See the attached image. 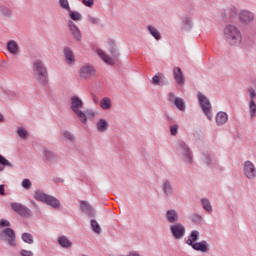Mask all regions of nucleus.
<instances>
[{
  "mask_svg": "<svg viewBox=\"0 0 256 256\" xmlns=\"http://www.w3.org/2000/svg\"><path fill=\"white\" fill-rule=\"evenodd\" d=\"M58 243L64 249H71V247H73V243L69 241V238H67L66 236H60L58 238Z\"/></svg>",
  "mask_w": 256,
  "mask_h": 256,
  "instance_id": "b1692460",
  "label": "nucleus"
},
{
  "mask_svg": "<svg viewBox=\"0 0 256 256\" xmlns=\"http://www.w3.org/2000/svg\"><path fill=\"white\" fill-rule=\"evenodd\" d=\"M68 27L74 39H76V41H81V38H82L81 30H79V27H77V25H75V22L72 20H68Z\"/></svg>",
  "mask_w": 256,
  "mask_h": 256,
  "instance_id": "ddd939ff",
  "label": "nucleus"
},
{
  "mask_svg": "<svg viewBox=\"0 0 256 256\" xmlns=\"http://www.w3.org/2000/svg\"><path fill=\"white\" fill-rule=\"evenodd\" d=\"M11 209H12V211H15V213L20 215V217H25V219H29V218L33 217V211H31V209H29V207H27L21 203L12 202Z\"/></svg>",
  "mask_w": 256,
  "mask_h": 256,
  "instance_id": "0eeeda50",
  "label": "nucleus"
},
{
  "mask_svg": "<svg viewBox=\"0 0 256 256\" xmlns=\"http://www.w3.org/2000/svg\"><path fill=\"white\" fill-rule=\"evenodd\" d=\"M34 79L39 83V85H47L49 83V72L47 71V66L43 60L36 59L32 64Z\"/></svg>",
  "mask_w": 256,
  "mask_h": 256,
  "instance_id": "f257e3e1",
  "label": "nucleus"
},
{
  "mask_svg": "<svg viewBox=\"0 0 256 256\" xmlns=\"http://www.w3.org/2000/svg\"><path fill=\"white\" fill-rule=\"evenodd\" d=\"M178 151L182 154L185 155V162L186 163H193V153L191 152V149L189 146L186 145L184 141H179L178 142Z\"/></svg>",
  "mask_w": 256,
  "mask_h": 256,
  "instance_id": "1a4fd4ad",
  "label": "nucleus"
},
{
  "mask_svg": "<svg viewBox=\"0 0 256 256\" xmlns=\"http://www.w3.org/2000/svg\"><path fill=\"white\" fill-rule=\"evenodd\" d=\"M189 219L194 225H201L203 223V216L199 214H192L189 216Z\"/></svg>",
  "mask_w": 256,
  "mask_h": 256,
  "instance_id": "473e14b6",
  "label": "nucleus"
},
{
  "mask_svg": "<svg viewBox=\"0 0 256 256\" xmlns=\"http://www.w3.org/2000/svg\"><path fill=\"white\" fill-rule=\"evenodd\" d=\"M173 75L176 83L178 85H184L185 84V76L183 75V71L179 67H175L173 70Z\"/></svg>",
  "mask_w": 256,
  "mask_h": 256,
  "instance_id": "a211bd4d",
  "label": "nucleus"
},
{
  "mask_svg": "<svg viewBox=\"0 0 256 256\" xmlns=\"http://www.w3.org/2000/svg\"><path fill=\"white\" fill-rule=\"evenodd\" d=\"M202 207L206 210L207 213H213V206H211V202L207 198L201 199Z\"/></svg>",
  "mask_w": 256,
  "mask_h": 256,
  "instance_id": "7c9ffc66",
  "label": "nucleus"
},
{
  "mask_svg": "<svg viewBox=\"0 0 256 256\" xmlns=\"http://www.w3.org/2000/svg\"><path fill=\"white\" fill-rule=\"evenodd\" d=\"M248 95H250V101H255V98H256L255 88L249 87L248 88Z\"/></svg>",
  "mask_w": 256,
  "mask_h": 256,
  "instance_id": "c03bdc74",
  "label": "nucleus"
},
{
  "mask_svg": "<svg viewBox=\"0 0 256 256\" xmlns=\"http://www.w3.org/2000/svg\"><path fill=\"white\" fill-rule=\"evenodd\" d=\"M16 97H17L16 92H8V99H10V101L15 100Z\"/></svg>",
  "mask_w": 256,
  "mask_h": 256,
  "instance_id": "4d7b16f0",
  "label": "nucleus"
},
{
  "mask_svg": "<svg viewBox=\"0 0 256 256\" xmlns=\"http://www.w3.org/2000/svg\"><path fill=\"white\" fill-rule=\"evenodd\" d=\"M152 84H153V85H161V79L159 78V76L155 75V76L152 78Z\"/></svg>",
  "mask_w": 256,
  "mask_h": 256,
  "instance_id": "603ef678",
  "label": "nucleus"
},
{
  "mask_svg": "<svg viewBox=\"0 0 256 256\" xmlns=\"http://www.w3.org/2000/svg\"><path fill=\"white\" fill-rule=\"evenodd\" d=\"M248 107H249L250 117H251V119H253V117H256V103H255V100H249Z\"/></svg>",
  "mask_w": 256,
  "mask_h": 256,
  "instance_id": "f704fd0d",
  "label": "nucleus"
},
{
  "mask_svg": "<svg viewBox=\"0 0 256 256\" xmlns=\"http://www.w3.org/2000/svg\"><path fill=\"white\" fill-rule=\"evenodd\" d=\"M1 121H5V117L3 116V114L0 113V122Z\"/></svg>",
  "mask_w": 256,
  "mask_h": 256,
  "instance_id": "052dcab7",
  "label": "nucleus"
},
{
  "mask_svg": "<svg viewBox=\"0 0 256 256\" xmlns=\"http://www.w3.org/2000/svg\"><path fill=\"white\" fill-rule=\"evenodd\" d=\"M224 37L230 45H241L243 41V36H241V30L235 25H227L224 28Z\"/></svg>",
  "mask_w": 256,
  "mask_h": 256,
  "instance_id": "f03ea898",
  "label": "nucleus"
},
{
  "mask_svg": "<svg viewBox=\"0 0 256 256\" xmlns=\"http://www.w3.org/2000/svg\"><path fill=\"white\" fill-rule=\"evenodd\" d=\"M226 17H228V19H235V17H237V8L233 7L228 9Z\"/></svg>",
  "mask_w": 256,
  "mask_h": 256,
  "instance_id": "ea45409f",
  "label": "nucleus"
},
{
  "mask_svg": "<svg viewBox=\"0 0 256 256\" xmlns=\"http://www.w3.org/2000/svg\"><path fill=\"white\" fill-rule=\"evenodd\" d=\"M148 31H149L150 35H152V37H154V39H156V41H160V39H161V32H159V30H157L155 28V26L149 25L148 26Z\"/></svg>",
  "mask_w": 256,
  "mask_h": 256,
  "instance_id": "cd10ccee",
  "label": "nucleus"
},
{
  "mask_svg": "<svg viewBox=\"0 0 256 256\" xmlns=\"http://www.w3.org/2000/svg\"><path fill=\"white\" fill-rule=\"evenodd\" d=\"M21 256H33V252L29 250H21L20 252Z\"/></svg>",
  "mask_w": 256,
  "mask_h": 256,
  "instance_id": "6e6d98bb",
  "label": "nucleus"
},
{
  "mask_svg": "<svg viewBox=\"0 0 256 256\" xmlns=\"http://www.w3.org/2000/svg\"><path fill=\"white\" fill-rule=\"evenodd\" d=\"M0 195H5V185H0Z\"/></svg>",
  "mask_w": 256,
  "mask_h": 256,
  "instance_id": "13d9d810",
  "label": "nucleus"
},
{
  "mask_svg": "<svg viewBox=\"0 0 256 256\" xmlns=\"http://www.w3.org/2000/svg\"><path fill=\"white\" fill-rule=\"evenodd\" d=\"M86 114V119L87 117H89V119H93V117H95V112L93 110H89L87 109L85 112H83Z\"/></svg>",
  "mask_w": 256,
  "mask_h": 256,
  "instance_id": "09e8293b",
  "label": "nucleus"
},
{
  "mask_svg": "<svg viewBox=\"0 0 256 256\" xmlns=\"http://www.w3.org/2000/svg\"><path fill=\"white\" fill-rule=\"evenodd\" d=\"M70 109L73 114L78 117L79 121L83 124L87 123V115L82 111L83 107L85 106V103L79 96H72L70 99Z\"/></svg>",
  "mask_w": 256,
  "mask_h": 256,
  "instance_id": "7ed1b4c3",
  "label": "nucleus"
},
{
  "mask_svg": "<svg viewBox=\"0 0 256 256\" xmlns=\"http://www.w3.org/2000/svg\"><path fill=\"white\" fill-rule=\"evenodd\" d=\"M239 20L244 25H248V23H251L255 20V15L248 10H242L239 14Z\"/></svg>",
  "mask_w": 256,
  "mask_h": 256,
  "instance_id": "9b49d317",
  "label": "nucleus"
},
{
  "mask_svg": "<svg viewBox=\"0 0 256 256\" xmlns=\"http://www.w3.org/2000/svg\"><path fill=\"white\" fill-rule=\"evenodd\" d=\"M182 23H183V30L184 31H191V23H192V21H191V17H189V16H186V17H184L183 18V20H182Z\"/></svg>",
  "mask_w": 256,
  "mask_h": 256,
  "instance_id": "c9c22d12",
  "label": "nucleus"
},
{
  "mask_svg": "<svg viewBox=\"0 0 256 256\" xmlns=\"http://www.w3.org/2000/svg\"><path fill=\"white\" fill-rule=\"evenodd\" d=\"M59 5L64 11H71V6H69V0H59Z\"/></svg>",
  "mask_w": 256,
  "mask_h": 256,
  "instance_id": "a19ab883",
  "label": "nucleus"
},
{
  "mask_svg": "<svg viewBox=\"0 0 256 256\" xmlns=\"http://www.w3.org/2000/svg\"><path fill=\"white\" fill-rule=\"evenodd\" d=\"M63 135H64L65 139H67L68 141H74V139H75L73 134H71V132H69V131H64Z\"/></svg>",
  "mask_w": 256,
  "mask_h": 256,
  "instance_id": "49530a36",
  "label": "nucleus"
},
{
  "mask_svg": "<svg viewBox=\"0 0 256 256\" xmlns=\"http://www.w3.org/2000/svg\"><path fill=\"white\" fill-rule=\"evenodd\" d=\"M7 49L11 55H17V53H19V44H17L15 40H10L7 43Z\"/></svg>",
  "mask_w": 256,
  "mask_h": 256,
  "instance_id": "5701e85b",
  "label": "nucleus"
},
{
  "mask_svg": "<svg viewBox=\"0 0 256 256\" xmlns=\"http://www.w3.org/2000/svg\"><path fill=\"white\" fill-rule=\"evenodd\" d=\"M68 13L72 21H81V19H83V16L81 15V13L77 11H72L71 8H70V11H68Z\"/></svg>",
  "mask_w": 256,
  "mask_h": 256,
  "instance_id": "e433bc0d",
  "label": "nucleus"
},
{
  "mask_svg": "<svg viewBox=\"0 0 256 256\" xmlns=\"http://www.w3.org/2000/svg\"><path fill=\"white\" fill-rule=\"evenodd\" d=\"M64 55L66 63H68V65H72V63H75V55L73 54V50H71V48H64Z\"/></svg>",
  "mask_w": 256,
  "mask_h": 256,
  "instance_id": "4be33fe9",
  "label": "nucleus"
},
{
  "mask_svg": "<svg viewBox=\"0 0 256 256\" xmlns=\"http://www.w3.org/2000/svg\"><path fill=\"white\" fill-rule=\"evenodd\" d=\"M35 207H37V204L35 202H32Z\"/></svg>",
  "mask_w": 256,
  "mask_h": 256,
  "instance_id": "680f3d73",
  "label": "nucleus"
},
{
  "mask_svg": "<svg viewBox=\"0 0 256 256\" xmlns=\"http://www.w3.org/2000/svg\"><path fill=\"white\" fill-rule=\"evenodd\" d=\"M216 125L221 126V125H225V123H227V121H229V116L223 112L220 111L216 114Z\"/></svg>",
  "mask_w": 256,
  "mask_h": 256,
  "instance_id": "412c9836",
  "label": "nucleus"
},
{
  "mask_svg": "<svg viewBox=\"0 0 256 256\" xmlns=\"http://www.w3.org/2000/svg\"><path fill=\"white\" fill-rule=\"evenodd\" d=\"M97 129L100 133H105L109 129V122L105 119H100L97 122Z\"/></svg>",
  "mask_w": 256,
  "mask_h": 256,
  "instance_id": "393cba45",
  "label": "nucleus"
},
{
  "mask_svg": "<svg viewBox=\"0 0 256 256\" xmlns=\"http://www.w3.org/2000/svg\"><path fill=\"white\" fill-rule=\"evenodd\" d=\"M185 226L182 223H176L170 226V233L174 239H183L186 233Z\"/></svg>",
  "mask_w": 256,
  "mask_h": 256,
  "instance_id": "6e6552de",
  "label": "nucleus"
},
{
  "mask_svg": "<svg viewBox=\"0 0 256 256\" xmlns=\"http://www.w3.org/2000/svg\"><path fill=\"white\" fill-rule=\"evenodd\" d=\"M198 101L203 113L206 115L207 119L211 121L213 118V114L211 113V101L201 92L198 93Z\"/></svg>",
  "mask_w": 256,
  "mask_h": 256,
  "instance_id": "423d86ee",
  "label": "nucleus"
},
{
  "mask_svg": "<svg viewBox=\"0 0 256 256\" xmlns=\"http://www.w3.org/2000/svg\"><path fill=\"white\" fill-rule=\"evenodd\" d=\"M95 73V68L91 65H85L80 69V77L82 79H89V77H93Z\"/></svg>",
  "mask_w": 256,
  "mask_h": 256,
  "instance_id": "4468645a",
  "label": "nucleus"
},
{
  "mask_svg": "<svg viewBox=\"0 0 256 256\" xmlns=\"http://www.w3.org/2000/svg\"><path fill=\"white\" fill-rule=\"evenodd\" d=\"M0 172L5 171V167H11L13 168V164L7 160L3 155L0 154Z\"/></svg>",
  "mask_w": 256,
  "mask_h": 256,
  "instance_id": "c85d7f7f",
  "label": "nucleus"
},
{
  "mask_svg": "<svg viewBox=\"0 0 256 256\" xmlns=\"http://www.w3.org/2000/svg\"><path fill=\"white\" fill-rule=\"evenodd\" d=\"M21 239L23 242L27 243V245H33L35 243V239L33 238V234L29 232H24L21 235Z\"/></svg>",
  "mask_w": 256,
  "mask_h": 256,
  "instance_id": "a878e982",
  "label": "nucleus"
},
{
  "mask_svg": "<svg viewBox=\"0 0 256 256\" xmlns=\"http://www.w3.org/2000/svg\"><path fill=\"white\" fill-rule=\"evenodd\" d=\"M34 198L36 199V201H40L41 203H45V205L53 207V209H59L61 207V201H59V199L49 194H45V192L41 190H37L35 192Z\"/></svg>",
  "mask_w": 256,
  "mask_h": 256,
  "instance_id": "20e7f679",
  "label": "nucleus"
},
{
  "mask_svg": "<svg viewBox=\"0 0 256 256\" xmlns=\"http://www.w3.org/2000/svg\"><path fill=\"white\" fill-rule=\"evenodd\" d=\"M88 21L92 23V25H97L99 23V19L93 17V16H88Z\"/></svg>",
  "mask_w": 256,
  "mask_h": 256,
  "instance_id": "864d4df0",
  "label": "nucleus"
},
{
  "mask_svg": "<svg viewBox=\"0 0 256 256\" xmlns=\"http://www.w3.org/2000/svg\"><path fill=\"white\" fill-rule=\"evenodd\" d=\"M173 105H175V107H176L179 111H185V109H186L185 100H183V98L177 97V98L174 100Z\"/></svg>",
  "mask_w": 256,
  "mask_h": 256,
  "instance_id": "c756f323",
  "label": "nucleus"
},
{
  "mask_svg": "<svg viewBox=\"0 0 256 256\" xmlns=\"http://www.w3.org/2000/svg\"><path fill=\"white\" fill-rule=\"evenodd\" d=\"M82 3L85 7H93V5H95V0H82Z\"/></svg>",
  "mask_w": 256,
  "mask_h": 256,
  "instance_id": "de8ad7c7",
  "label": "nucleus"
},
{
  "mask_svg": "<svg viewBox=\"0 0 256 256\" xmlns=\"http://www.w3.org/2000/svg\"><path fill=\"white\" fill-rule=\"evenodd\" d=\"M100 107L107 111L111 107V98L109 97H104L100 101Z\"/></svg>",
  "mask_w": 256,
  "mask_h": 256,
  "instance_id": "72a5a7b5",
  "label": "nucleus"
},
{
  "mask_svg": "<svg viewBox=\"0 0 256 256\" xmlns=\"http://www.w3.org/2000/svg\"><path fill=\"white\" fill-rule=\"evenodd\" d=\"M200 233L197 230H192L191 233L188 236V239L186 240V245H189V247H192L197 241H199Z\"/></svg>",
  "mask_w": 256,
  "mask_h": 256,
  "instance_id": "6ab92c4d",
  "label": "nucleus"
},
{
  "mask_svg": "<svg viewBox=\"0 0 256 256\" xmlns=\"http://www.w3.org/2000/svg\"><path fill=\"white\" fill-rule=\"evenodd\" d=\"M0 13H2L4 17H11L13 15L11 9L5 5L0 6Z\"/></svg>",
  "mask_w": 256,
  "mask_h": 256,
  "instance_id": "4c0bfd02",
  "label": "nucleus"
},
{
  "mask_svg": "<svg viewBox=\"0 0 256 256\" xmlns=\"http://www.w3.org/2000/svg\"><path fill=\"white\" fill-rule=\"evenodd\" d=\"M0 241L7 243L9 247H17V234L11 227H6L0 231Z\"/></svg>",
  "mask_w": 256,
  "mask_h": 256,
  "instance_id": "39448f33",
  "label": "nucleus"
},
{
  "mask_svg": "<svg viewBox=\"0 0 256 256\" xmlns=\"http://www.w3.org/2000/svg\"><path fill=\"white\" fill-rule=\"evenodd\" d=\"M203 161L204 163H206L207 165H211V156L209 154H204L203 155Z\"/></svg>",
  "mask_w": 256,
  "mask_h": 256,
  "instance_id": "3c124183",
  "label": "nucleus"
},
{
  "mask_svg": "<svg viewBox=\"0 0 256 256\" xmlns=\"http://www.w3.org/2000/svg\"><path fill=\"white\" fill-rule=\"evenodd\" d=\"M17 133L21 139H27L29 137V132L25 128H18Z\"/></svg>",
  "mask_w": 256,
  "mask_h": 256,
  "instance_id": "79ce46f5",
  "label": "nucleus"
},
{
  "mask_svg": "<svg viewBox=\"0 0 256 256\" xmlns=\"http://www.w3.org/2000/svg\"><path fill=\"white\" fill-rule=\"evenodd\" d=\"M243 173L247 179H255V177H256L255 164H253V162H251L249 160L245 161L243 163Z\"/></svg>",
  "mask_w": 256,
  "mask_h": 256,
  "instance_id": "9d476101",
  "label": "nucleus"
},
{
  "mask_svg": "<svg viewBox=\"0 0 256 256\" xmlns=\"http://www.w3.org/2000/svg\"><path fill=\"white\" fill-rule=\"evenodd\" d=\"M0 227H11V222L5 219L0 220Z\"/></svg>",
  "mask_w": 256,
  "mask_h": 256,
  "instance_id": "8fccbe9b",
  "label": "nucleus"
},
{
  "mask_svg": "<svg viewBox=\"0 0 256 256\" xmlns=\"http://www.w3.org/2000/svg\"><path fill=\"white\" fill-rule=\"evenodd\" d=\"M109 51L114 59H119V50H117L115 42L110 43Z\"/></svg>",
  "mask_w": 256,
  "mask_h": 256,
  "instance_id": "2f4dec72",
  "label": "nucleus"
},
{
  "mask_svg": "<svg viewBox=\"0 0 256 256\" xmlns=\"http://www.w3.org/2000/svg\"><path fill=\"white\" fill-rule=\"evenodd\" d=\"M90 225L94 233H101V226L99 225V222H97V220L92 219L90 221Z\"/></svg>",
  "mask_w": 256,
  "mask_h": 256,
  "instance_id": "58836bf2",
  "label": "nucleus"
},
{
  "mask_svg": "<svg viewBox=\"0 0 256 256\" xmlns=\"http://www.w3.org/2000/svg\"><path fill=\"white\" fill-rule=\"evenodd\" d=\"M43 159L44 161H46V163H51L53 161H55V153H53L52 151L48 150V149H44L43 151Z\"/></svg>",
  "mask_w": 256,
  "mask_h": 256,
  "instance_id": "bb28decb",
  "label": "nucleus"
},
{
  "mask_svg": "<svg viewBox=\"0 0 256 256\" xmlns=\"http://www.w3.org/2000/svg\"><path fill=\"white\" fill-rule=\"evenodd\" d=\"M162 191L166 197H173V193H175V190L173 189V185L171 184V181L169 180L163 181Z\"/></svg>",
  "mask_w": 256,
  "mask_h": 256,
  "instance_id": "dca6fc26",
  "label": "nucleus"
},
{
  "mask_svg": "<svg viewBox=\"0 0 256 256\" xmlns=\"http://www.w3.org/2000/svg\"><path fill=\"white\" fill-rule=\"evenodd\" d=\"M32 183H31V180H29V179H24L23 181H22V187L24 188V189H31V187H32Z\"/></svg>",
  "mask_w": 256,
  "mask_h": 256,
  "instance_id": "a18cd8bd",
  "label": "nucleus"
},
{
  "mask_svg": "<svg viewBox=\"0 0 256 256\" xmlns=\"http://www.w3.org/2000/svg\"><path fill=\"white\" fill-rule=\"evenodd\" d=\"M175 99H177V97H175V93L170 92L168 94V101H170V103H175Z\"/></svg>",
  "mask_w": 256,
  "mask_h": 256,
  "instance_id": "5fc2aeb1",
  "label": "nucleus"
},
{
  "mask_svg": "<svg viewBox=\"0 0 256 256\" xmlns=\"http://www.w3.org/2000/svg\"><path fill=\"white\" fill-rule=\"evenodd\" d=\"M166 220L168 221V223L175 225L179 221V213H177V210L175 209L167 210Z\"/></svg>",
  "mask_w": 256,
  "mask_h": 256,
  "instance_id": "2eb2a0df",
  "label": "nucleus"
},
{
  "mask_svg": "<svg viewBox=\"0 0 256 256\" xmlns=\"http://www.w3.org/2000/svg\"><path fill=\"white\" fill-rule=\"evenodd\" d=\"M254 87H255V89H256V82L254 83Z\"/></svg>",
  "mask_w": 256,
  "mask_h": 256,
  "instance_id": "e2e57ef3",
  "label": "nucleus"
},
{
  "mask_svg": "<svg viewBox=\"0 0 256 256\" xmlns=\"http://www.w3.org/2000/svg\"><path fill=\"white\" fill-rule=\"evenodd\" d=\"M97 55L107 65H115V60L111 58L109 55L105 54V52L102 49H97Z\"/></svg>",
  "mask_w": 256,
  "mask_h": 256,
  "instance_id": "aec40b11",
  "label": "nucleus"
},
{
  "mask_svg": "<svg viewBox=\"0 0 256 256\" xmlns=\"http://www.w3.org/2000/svg\"><path fill=\"white\" fill-rule=\"evenodd\" d=\"M178 132H179V125L174 124V125L170 126V133H171L172 137H175V135H177Z\"/></svg>",
  "mask_w": 256,
  "mask_h": 256,
  "instance_id": "37998d69",
  "label": "nucleus"
},
{
  "mask_svg": "<svg viewBox=\"0 0 256 256\" xmlns=\"http://www.w3.org/2000/svg\"><path fill=\"white\" fill-rule=\"evenodd\" d=\"M80 208L87 215V217L93 218L95 217V208L91 206L87 201L80 202Z\"/></svg>",
  "mask_w": 256,
  "mask_h": 256,
  "instance_id": "f8f14e48",
  "label": "nucleus"
},
{
  "mask_svg": "<svg viewBox=\"0 0 256 256\" xmlns=\"http://www.w3.org/2000/svg\"><path fill=\"white\" fill-rule=\"evenodd\" d=\"M194 251H200L201 253H207L209 251V243L207 241L202 240L200 242H196L191 246Z\"/></svg>",
  "mask_w": 256,
  "mask_h": 256,
  "instance_id": "f3484780",
  "label": "nucleus"
},
{
  "mask_svg": "<svg viewBox=\"0 0 256 256\" xmlns=\"http://www.w3.org/2000/svg\"><path fill=\"white\" fill-rule=\"evenodd\" d=\"M92 99H93L94 103H99V97H97V95L92 94Z\"/></svg>",
  "mask_w": 256,
  "mask_h": 256,
  "instance_id": "bf43d9fd",
  "label": "nucleus"
}]
</instances>
